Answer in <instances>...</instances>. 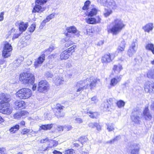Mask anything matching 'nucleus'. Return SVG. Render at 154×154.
<instances>
[{
    "label": "nucleus",
    "instance_id": "nucleus-23",
    "mask_svg": "<svg viewBox=\"0 0 154 154\" xmlns=\"http://www.w3.org/2000/svg\"><path fill=\"white\" fill-rule=\"evenodd\" d=\"M125 41L123 39H121V42L120 45L119 47L118 48V52H122L124 50L125 47Z\"/></svg>",
    "mask_w": 154,
    "mask_h": 154
},
{
    "label": "nucleus",
    "instance_id": "nucleus-14",
    "mask_svg": "<svg viewBox=\"0 0 154 154\" xmlns=\"http://www.w3.org/2000/svg\"><path fill=\"white\" fill-rule=\"evenodd\" d=\"M105 6L112 9H116L117 7L116 2L113 0H108Z\"/></svg>",
    "mask_w": 154,
    "mask_h": 154
},
{
    "label": "nucleus",
    "instance_id": "nucleus-38",
    "mask_svg": "<svg viewBox=\"0 0 154 154\" xmlns=\"http://www.w3.org/2000/svg\"><path fill=\"white\" fill-rule=\"evenodd\" d=\"M112 13V11L110 9H105L104 15L105 17L109 16Z\"/></svg>",
    "mask_w": 154,
    "mask_h": 154
},
{
    "label": "nucleus",
    "instance_id": "nucleus-26",
    "mask_svg": "<svg viewBox=\"0 0 154 154\" xmlns=\"http://www.w3.org/2000/svg\"><path fill=\"white\" fill-rule=\"evenodd\" d=\"M85 21L88 24H96V19L94 17L86 18Z\"/></svg>",
    "mask_w": 154,
    "mask_h": 154
},
{
    "label": "nucleus",
    "instance_id": "nucleus-27",
    "mask_svg": "<svg viewBox=\"0 0 154 154\" xmlns=\"http://www.w3.org/2000/svg\"><path fill=\"white\" fill-rule=\"evenodd\" d=\"M53 126L52 124H48L41 125L40 126V128L42 130H50L52 128Z\"/></svg>",
    "mask_w": 154,
    "mask_h": 154
},
{
    "label": "nucleus",
    "instance_id": "nucleus-44",
    "mask_svg": "<svg viewBox=\"0 0 154 154\" xmlns=\"http://www.w3.org/2000/svg\"><path fill=\"white\" fill-rule=\"evenodd\" d=\"M75 152V151L72 149H71L65 151V154H73Z\"/></svg>",
    "mask_w": 154,
    "mask_h": 154
},
{
    "label": "nucleus",
    "instance_id": "nucleus-17",
    "mask_svg": "<svg viewBox=\"0 0 154 154\" xmlns=\"http://www.w3.org/2000/svg\"><path fill=\"white\" fill-rule=\"evenodd\" d=\"M144 89L147 92L154 93V83L151 84L149 83L148 85H145Z\"/></svg>",
    "mask_w": 154,
    "mask_h": 154
},
{
    "label": "nucleus",
    "instance_id": "nucleus-57",
    "mask_svg": "<svg viewBox=\"0 0 154 154\" xmlns=\"http://www.w3.org/2000/svg\"><path fill=\"white\" fill-rule=\"evenodd\" d=\"M104 107L106 109H108L110 107L109 106V105H108V103L106 101H104Z\"/></svg>",
    "mask_w": 154,
    "mask_h": 154
},
{
    "label": "nucleus",
    "instance_id": "nucleus-24",
    "mask_svg": "<svg viewBox=\"0 0 154 154\" xmlns=\"http://www.w3.org/2000/svg\"><path fill=\"white\" fill-rule=\"evenodd\" d=\"M69 54L65 50L60 54V58L61 60H66L69 57Z\"/></svg>",
    "mask_w": 154,
    "mask_h": 154
},
{
    "label": "nucleus",
    "instance_id": "nucleus-49",
    "mask_svg": "<svg viewBox=\"0 0 154 154\" xmlns=\"http://www.w3.org/2000/svg\"><path fill=\"white\" fill-rule=\"evenodd\" d=\"M30 130L26 128H24L22 130V132L23 134H25L29 132L31 133L30 132Z\"/></svg>",
    "mask_w": 154,
    "mask_h": 154
},
{
    "label": "nucleus",
    "instance_id": "nucleus-22",
    "mask_svg": "<svg viewBox=\"0 0 154 154\" xmlns=\"http://www.w3.org/2000/svg\"><path fill=\"white\" fill-rule=\"evenodd\" d=\"M54 80V83L57 85L62 84L64 82L63 78L58 76L55 77Z\"/></svg>",
    "mask_w": 154,
    "mask_h": 154
},
{
    "label": "nucleus",
    "instance_id": "nucleus-46",
    "mask_svg": "<svg viewBox=\"0 0 154 154\" xmlns=\"http://www.w3.org/2000/svg\"><path fill=\"white\" fill-rule=\"evenodd\" d=\"M108 0H97L98 2L100 3L103 6H105Z\"/></svg>",
    "mask_w": 154,
    "mask_h": 154
},
{
    "label": "nucleus",
    "instance_id": "nucleus-37",
    "mask_svg": "<svg viewBox=\"0 0 154 154\" xmlns=\"http://www.w3.org/2000/svg\"><path fill=\"white\" fill-rule=\"evenodd\" d=\"M90 3L91 2L90 1L87 0L84 3V5L82 9L84 10L88 9Z\"/></svg>",
    "mask_w": 154,
    "mask_h": 154
},
{
    "label": "nucleus",
    "instance_id": "nucleus-56",
    "mask_svg": "<svg viewBox=\"0 0 154 154\" xmlns=\"http://www.w3.org/2000/svg\"><path fill=\"white\" fill-rule=\"evenodd\" d=\"M64 129L63 126L61 125H58L57 126V130L58 131H63Z\"/></svg>",
    "mask_w": 154,
    "mask_h": 154
},
{
    "label": "nucleus",
    "instance_id": "nucleus-32",
    "mask_svg": "<svg viewBox=\"0 0 154 154\" xmlns=\"http://www.w3.org/2000/svg\"><path fill=\"white\" fill-rule=\"evenodd\" d=\"M88 141V139L87 137L85 136H82L80 138H79L78 142H80L82 144L85 143V142H86Z\"/></svg>",
    "mask_w": 154,
    "mask_h": 154
},
{
    "label": "nucleus",
    "instance_id": "nucleus-9",
    "mask_svg": "<svg viewBox=\"0 0 154 154\" xmlns=\"http://www.w3.org/2000/svg\"><path fill=\"white\" fill-rule=\"evenodd\" d=\"M64 106L60 104H57L54 111L55 112V115L58 118L64 117V114L63 112Z\"/></svg>",
    "mask_w": 154,
    "mask_h": 154
},
{
    "label": "nucleus",
    "instance_id": "nucleus-19",
    "mask_svg": "<svg viewBox=\"0 0 154 154\" xmlns=\"http://www.w3.org/2000/svg\"><path fill=\"white\" fill-rule=\"evenodd\" d=\"M28 26V23H25L23 22H21L19 25V31L21 32H23L26 31Z\"/></svg>",
    "mask_w": 154,
    "mask_h": 154
},
{
    "label": "nucleus",
    "instance_id": "nucleus-41",
    "mask_svg": "<svg viewBox=\"0 0 154 154\" xmlns=\"http://www.w3.org/2000/svg\"><path fill=\"white\" fill-rule=\"evenodd\" d=\"M134 60L137 64H139L141 63L142 61V57L140 56H138L134 59Z\"/></svg>",
    "mask_w": 154,
    "mask_h": 154
},
{
    "label": "nucleus",
    "instance_id": "nucleus-48",
    "mask_svg": "<svg viewBox=\"0 0 154 154\" xmlns=\"http://www.w3.org/2000/svg\"><path fill=\"white\" fill-rule=\"evenodd\" d=\"M75 122L76 123H81L83 122L82 119L79 118H76L75 119Z\"/></svg>",
    "mask_w": 154,
    "mask_h": 154
},
{
    "label": "nucleus",
    "instance_id": "nucleus-5",
    "mask_svg": "<svg viewBox=\"0 0 154 154\" xmlns=\"http://www.w3.org/2000/svg\"><path fill=\"white\" fill-rule=\"evenodd\" d=\"M47 1V0H36L35 5L32 11V13L37 12L41 13L44 11L46 9V8L42 7L41 5L46 3Z\"/></svg>",
    "mask_w": 154,
    "mask_h": 154
},
{
    "label": "nucleus",
    "instance_id": "nucleus-18",
    "mask_svg": "<svg viewBox=\"0 0 154 154\" xmlns=\"http://www.w3.org/2000/svg\"><path fill=\"white\" fill-rule=\"evenodd\" d=\"M28 114V112L26 111H22L15 113L14 115V118L15 119H18L21 117L25 115H27Z\"/></svg>",
    "mask_w": 154,
    "mask_h": 154
},
{
    "label": "nucleus",
    "instance_id": "nucleus-40",
    "mask_svg": "<svg viewBox=\"0 0 154 154\" xmlns=\"http://www.w3.org/2000/svg\"><path fill=\"white\" fill-rule=\"evenodd\" d=\"M116 104L119 108H121L124 106L125 103L123 101L120 100L117 102Z\"/></svg>",
    "mask_w": 154,
    "mask_h": 154
},
{
    "label": "nucleus",
    "instance_id": "nucleus-30",
    "mask_svg": "<svg viewBox=\"0 0 154 154\" xmlns=\"http://www.w3.org/2000/svg\"><path fill=\"white\" fill-rule=\"evenodd\" d=\"M122 69V66L120 65H115L113 68V70L115 72H117V73H119Z\"/></svg>",
    "mask_w": 154,
    "mask_h": 154
},
{
    "label": "nucleus",
    "instance_id": "nucleus-8",
    "mask_svg": "<svg viewBox=\"0 0 154 154\" xmlns=\"http://www.w3.org/2000/svg\"><path fill=\"white\" fill-rule=\"evenodd\" d=\"M49 88V85L48 82L46 80H42L38 84V90L40 92H47Z\"/></svg>",
    "mask_w": 154,
    "mask_h": 154
},
{
    "label": "nucleus",
    "instance_id": "nucleus-60",
    "mask_svg": "<svg viewBox=\"0 0 154 154\" xmlns=\"http://www.w3.org/2000/svg\"><path fill=\"white\" fill-rule=\"evenodd\" d=\"M23 60V58L22 57H20L16 60V62H17L18 63H20Z\"/></svg>",
    "mask_w": 154,
    "mask_h": 154
},
{
    "label": "nucleus",
    "instance_id": "nucleus-36",
    "mask_svg": "<svg viewBox=\"0 0 154 154\" xmlns=\"http://www.w3.org/2000/svg\"><path fill=\"white\" fill-rule=\"evenodd\" d=\"M89 116L92 118H96L97 117L98 113L97 112H92L91 111H89L87 112Z\"/></svg>",
    "mask_w": 154,
    "mask_h": 154
},
{
    "label": "nucleus",
    "instance_id": "nucleus-35",
    "mask_svg": "<svg viewBox=\"0 0 154 154\" xmlns=\"http://www.w3.org/2000/svg\"><path fill=\"white\" fill-rule=\"evenodd\" d=\"M19 129V125H16L12 127L10 129L11 132L13 133H14L16 131Z\"/></svg>",
    "mask_w": 154,
    "mask_h": 154
},
{
    "label": "nucleus",
    "instance_id": "nucleus-31",
    "mask_svg": "<svg viewBox=\"0 0 154 154\" xmlns=\"http://www.w3.org/2000/svg\"><path fill=\"white\" fill-rule=\"evenodd\" d=\"M121 138V136L120 135H119L114 138L113 139L111 140L109 142H107V143H110L111 144L114 143L115 142L118 141Z\"/></svg>",
    "mask_w": 154,
    "mask_h": 154
},
{
    "label": "nucleus",
    "instance_id": "nucleus-64",
    "mask_svg": "<svg viewBox=\"0 0 154 154\" xmlns=\"http://www.w3.org/2000/svg\"><path fill=\"white\" fill-rule=\"evenodd\" d=\"M104 43V41L103 40H101L97 44V45L99 46H100L101 45H103Z\"/></svg>",
    "mask_w": 154,
    "mask_h": 154
},
{
    "label": "nucleus",
    "instance_id": "nucleus-16",
    "mask_svg": "<svg viewBox=\"0 0 154 154\" xmlns=\"http://www.w3.org/2000/svg\"><path fill=\"white\" fill-rule=\"evenodd\" d=\"M45 54H43L39 57L37 60L35 62V66L36 67H37L39 64L42 63L45 60Z\"/></svg>",
    "mask_w": 154,
    "mask_h": 154
},
{
    "label": "nucleus",
    "instance_id": "nucleus-62",
    "mask_svg": "<svg viewBox=\"0 0 154 154\" xmlns=\"http://www.w3.org/2000/svg\"><path fill=\"white\" fill-rule=\"evenodd\" d=\"M96 24L97 23H99L100 22V21L101 20V19L99 17V16H97L96 17Z\"/></svg>",
    "mask_w": 154,
    "mask_h": 154
},
{
    "label": "nucleus",
    "instance_id": "nucleus-47",
    "mask_svg": "<svg viewBox=\"0 0 154 154\" xmlns=\"http://www.w3.org/2000/svg\"><path fill=\"white\" fill-rule=\"evenodd\" d=\"M106 101L108 103L110 107H111V106L112 105L113 100L112 98H110L108 100H107Z\"/></svg>",
    "mask_w": 154,
    "mask_h": 154
},
{
    "label": "nucleus",
    "instance_id": "nucleus-43",
    "mask_svg": "<svg viewBox=\"0 0 154 154\" xmlns=\"http://www.w3.org/2000/svg\"><path fill=\"white\" fill-rule=\"evenodd\" d=\"M76 47V46L75 45H73L71 47L69 48L67 50H65V51H67V52H68L69 53H70L72 52V53L74 52V49Z\"/></svg>",
    "mask_w": 154,
    "mask_h": 154
},
{
    "label": "nucleus",
    "instance_id": "nucleus-51",
    "mask_svg": "<svg viewBox=\"0 0 154 154\" xmlns=\"http://www.w3.org/2000/svg\"><path fill=\"white\" fill-rule=\"evenodd\" d=\"M96 123L94 122V123H92V122H90L88 124V126L89 127L93 128H94L95 127V124Z\"/></svg>",
    "mask_w": 154,
    "mask_h": 154
},
{
    "label": "nucleus",
    "instance_id": "nucleus-15",
    "mask_svg": "<svg viewBox=\"0 0 154 154\" xmlns=\"http://www.w3.org/2000/svg\"><path fill=\"white\" fill-rule=\"evenodd\" d=\"M112 61L111 57V55L109 53H108L104 55L102 57L101 61L103 63H110Z\"/></svg>",
    "mask_w": 154,
    "mask_h": 154
},
{
    "label": "nucleus",
    "instance_id": "nucleus-6",
    "mask_svg": "<svg viewBox=\"0 0 154 154\" xmlns=\"http://www.w3.org/2000/svg\"><path fill=\"white\" fill-rule=\"evenodd\" d=\"M20 99H25L30 97L32 95V91L28 88H23L19 90L16 94Z\"/></svg>",
    "mask_w": 154,
    "mask_h": 154
},
{
    "label": "nucleus",
    "instance_id": "nucleus-50",
    "mask_svg": "<svg viewBox=\"0 0 154 154\" xmlns=\"http://www.w3.org/2000/svg\"><path fill=\"white\" fill-rule=\"evenodd\" d=\"M54 14H51L50 15L47 16L46 17V19L49 21L51 19L54 18Z\"/></svg>",
    "mask_w": 154,
    "mask_h": 154
},
{
    "label": "nucleus",
    "instance_id": "nucleus-7",
    "mask_svg": "<svg viewBox=\"0 0 154 154\" xmlns=\"http://www.w3.org/2000/svg\"><path fill=\"white\" fill-rule=\"evenodd\" d=\"M12 50L11 45L8 42L4 44L2 51V56L4 58H7L10 56Z\"/></svg>",
    "mask_w": 154,
    "mask_h": 154
},
{
    "label": "nucleus",
    "instance_id": "nucleus-1",
    "mask_svg": "<svg viewBox=\"0 0 154 154\" xmlns=\"http://www.w3.org/2000/svg\"><path fill=\"white\" fill-rule=\"evenodd\" d=\"M88 78L86 79L85 80H81L77 82L74 87V89L76 92H79L83 91L84 89H86L89 86L91 90L94 89L96 85L97 80L95 79L91 81L89 85V84L85 85V82L88 81Z\"/></svg>",
    "mask_w": 154,
    "mask_h": 154
},
{
    "label": "nucleus",
    "instance_id": "nucleus-2",
    "mask_svg": "<svg viewBox=\"0 0 154 154\" xmlns=\"http://www.w3.org/2000/svg\"><path fill=\"white\" fill-rule=\"evenodd\" d=\"M113 24L112 27L109 30L113 35H116L120 32L122 29L125 27V24L121 20L119 19H115L113 22Z\"/></svg>",
    "mask_w": 154,
    "mask_h": 154
},
{
    "label": "nucleus",
    "instance_id": "nucleus-59",
    "mask_svg": "<svg viewBox=\"0 0 154 154\" xmlns=\"http://www.w3.org/2000/svg\"><path fill=\"white\" fill-rule=\"evenodd\" d=\"M55 48L53 46H50L49 48H48V50H45V52H46V51L48 50L50 52H51L53 50H54Z\"/></svg>",
    "mask_w": 154,
    "mask_h": 154
},
{
    "label": "nucleus",
    "instance_id": "nucleus-21",
    "mask_svg": "<svg viewBox=\"0 0 154 154\" xmlns=\"http://www.w3.org/2000/svg\"><path fill=\"white\" fill-rule=\"evenodd\" d=\"M131 153L132 154H138L139 148L137 145H131Z\"/></svg>",
    "mask_w": 154,
    "mask_h": 154
},
{
    "label": "nucleus",
    "instance_id": "nucleus-42",
    "mask_svg": "<svg viewBox=\"0 0 154 154\" xmlns=\"http://www.w3.org/2000/svg\"><path fill=\"white\" fill-rule=\"evenodd\" d=\"M36 27V25L35 24H32L31 26L29 27L28 29L29 32H33L34 30H35V29Z\"/></svg>",
    "mask_w": 154,
    "mask_h": 154
},
{
    "label": "nucleus",
    "instance_id": "nucleus-52",
    "mask_svg": "<svg viewBox=\"0 0 154 154\" xmlns=\"http://www.w3.org/2000/svg\"><path fill=\"white\" fill-rule=\"evenodd\" d=\"M72 45V42L70 41H68L66 42L65 43V46L66 47L68 48Z\"/></svg>",
    "mask_w": 154,
    "mask_h": 154
},
{
    "label": "nucleus",
    "instance_id": "nucleus-33",
    "mask_svg": "<svg viewBox=\"0 0 154 154\" xmlns=\"http://www.w3.org/2000/svg\"><path fill=\"white\" fill-rule=\"evenodd\" d=\"M97 13V10L95 8L92 9L88 14V16L93 17L96 15Z\"/></svg>",
    "mask_w": 154,
    "mask_h": 154
},
{
    "label": "nucleus",
    "instance_id": "nucleus-53",
    "mask_svg": "<svg viewBox=\"0 0 154 154\" xmlns=\"http://www.w3.org/2000/svg\"><path fill=\"white\" fill-rule=\"evenodd\" d=\"M45 76L47 78H51L53 75L49 72H47L45 74Z\"/></svg>",
    "mask_w": 154,
    "mask_h": 154
},
{
    "label": "nucleus",
    "instance_id": "nucleus-11",
    "mask_svg": "<svg viewBox=\"0 0 154 154\" xmlns=\"http://www.w3.org/2000/svg\"><path fill=\"white\" fill-rule=\"evenodd\" d=\"M144 118L147 120H150L152 118V114L150 113L148 107H146L143 112Z\"/></svg>",
    "mask_w": 154,
    "mask_h": 154
},
{
    "label": "nucleus",
    "instance_id": "nucleus-61",
    "mask_svg": "<svg viewBox=\"0 0 154 154\" xmlns=\"http://www.w3.org/2000/svg\"><path fill=\"white\" fill-rule=\"evenodd\" d=\"M4 12H2L0 14V21H2L3 20Z\"/></svg>",
    "mask_w": 154,
    "mask_h": 154
},
{
    "label": "nucleus",
    "instance_id": "nucleus-28",
    "mask_svg": "<svg viewBox=\"0 0 154 154\" xmlns=\"http://www.w3.org/2000/svg\"><path fill=\"white\" fill-rule=\"evenodd\" d=\"M146 48L148 50L151 51L154 54V45L152 43H149L146 46Z\"/></svg>",
    "mask_w": 154,
    "mask_h": 154
},
{
    "label": "nucleus",
    "instance_id": "nucleus-10",
    "mask_svg": "<svg viewBox=\"0 0 154 154\" xmlns=\"http://www.w3.org/2000/svg\"><path fill=\"white\" fill-rule=\"evenodd\" d=\"M139 113L138 108H135L133 109L131 117L132 121L135 123H138L140 121V117L138 116Z\"/></svg>",
    "mask_w": 154,
    "mask_h": 154
},
{
    "label": "nucleus",
    "instance_id": "nucleus-13",
    "mask_svg": "<svg viewBox=\"0 0 154 154\" xmlns=\"http://www.w3.org/2000/svg\"><path fill=\"white\" fill-rule=\"evenodd\" d=\"M136 43L133 41L128 50V54L130 57L136 51L135 47Z\"/></svg>",
    "mask_w": 154,
    "mask_h": 154
},
{
    "label": "nucleus",
    "instance_id": "nucleus-12",
    "mask_svg": "<svg viewBox=\"0 0 154 154\" xmlns=\"http://www.w3.org/2000/svg\"><path fill=\"white\" fill-rule=\"evenodd\" d=\"M25 103L24 101H16L14 103V107L16 109H23L25 107Z\"/></svg>",
    "mask_w": 154,
    "mask_h": 154
},
{
    "label": "nucleus",
    "instance_id": "nucleus-25",
    "mask_svg": "<svg viewBox=\"0 0 154 154\" xmlns=\"http://www.w3.org/2000/svg\"><path fill=\"white\" fill-rule=\"evenodd\" d=\"M66 30L68 32L71 33H75L77 31L76 28L74 26L67 27L66 28Z\"/></svg>",
    "mask_w": 154,
    "mask_h": 154
},
{
    "label": "nucleus",
    "instance_id": "nucleus-34",
    "mask_svg": "<svg viewBox=\"0 0 154 154\" xmlns=\"http://www.w3.org/2000/svg\"><path fill=\"white\" fill-rule=\"evenodd\" d=\"M120 81V79L119 80H118L116 78H113L111 79L110 84L112 86H114Z\"/></svg>",
    "mask_w": 154,
    "mask_h": 154
},
{
    "label": "nucleus",
    "instance_id": "nucleus-45",
    "mask_svg": "<svg viewBox=\"0 0 154 154\" xmlns=\"http://www.w3.org/2000/svg\"><path fill=\"white\" fill-rule=\"evenodd\" d=\"M63 128L64 129H65L66 131H69L72 129V127L71 125H68L64 126Z\"/></svg>",
    "mask_w": 154,
    "mask_h": 154
},
{
    "label": "nucleus",
    "instance_id": "nucleus-63",
    "mask_svg": "<svg viewBox=\"0 0 154 154\" xmlns=\"http://www.w3.org/2000/svg\"><path fill=\"white\" fill-rule=\"evenodd\" d=\"M66 66L67 68H69L72 67V65L69 62L66 64Z\"/></svg>",
    "mask_w": 154,
    "mask_h": 154
},
{
    "label": "nucleus",
    "instance_id": "nucleus-39",
    "mask_svg": "<svg viewBox=\"0 0 154 154\" xmlns=\"http://www.w3.org/2000/svg\"><path fill=\"white\" fill-rule=\"evenodd\" d=\"M107 126V129L109 131H111L114 129V125L113 124L109 125L108 124H106Z\"/></svg>",
    "mask_w": 154,
    "mask_h": 154
},
{
    "label": "nucleus",
    "instance_id": "nucleus-4",
    "mask_svg": "<svg viewBox=\"0 0 154 154\" xmlns=\"http://www.w3.org/2000/svg\"><path fill=\"white\" fill-rule=\"evenodd\" d=\"M19 79L23 84L32 85L34 82L35 77L31 73L23 72L20 75Z\"/></svg>",
    "mask_w": 154,
    "mask_h": 154
},
{
    "label": "nucleus",
    "instance_id": "nucleus-29",
    "mask_svg": "<svg viewBox=\"0 0 154 154\" xmlns=\"http://www.w3.org/2000/svg\"><path fill=\"white\" fill-rule=\"evenodd\" d=\"M147 76L149 78L154 79V69L149 70L147 73Z\"/></svg>",
    "mask_w": 154,
    "mask_h": 154
},
{
    "label": "nucleus",
    "instance_id": "nucleus-58",
    "mask_svg": "<svg viewBox=\"0 0 154 154\" xmlns=\"http://www.w3.org/2000/svg\"><path fill=\"white\" fill-rule=\"evenodd\" d=\"M5 149L4 148H0V154H5Z\"/></svg>",
    "mask_w": 154,
    "mask_h": 154
},
{
    "label": "nucleus",
    "instance_id": "nucleus-54",
    "mask_svg": "<svg viewBox=\"0 0 154 154\" xmlns=\"http://www.w3.org/2000/svg\"><path fill=\"white\" fill-rule=\"evenodd\" d=\"M95 127L96 128H97V129L98 131H100L101 130V126H100V125H99V124L97 123H96V124H95Z\"/></svg>",
    "mask_w": 154,
    "mask_h": 154
},
{
    "label": "nucleus",
    "instance_id": "nucleus-55",
    "mask_svg": "<svg viewBox=\"0 0 154 154\" xmlns=\"http://www.w3.org/2000/svg\"><path fill=\"white\" fill-rule=\"evenodd\" d=\"M22 33V32H21L19 34H14L13 36L12 39H15L18 38Z\"/></svg>",
    "mask_w": 154,
    "mask_h": 154
},
{
    "label": "nucleus",
    "instance_id": "nucleus-20",
    "mask_svg": "<svg viewBox=\"0 0 154 154\" xmlns=\"http://www.w3.org/2000/svg\"><path fill=\"white\" fill-rule=\"evenodd\" d=\"M153 27V24L150 23L146 24L145 26L143 27L142 28L145 32H149L150 31L152 30Z\"/></svg>",
    "mask_w": 154,
    "mask_h": 154
},
{
    "label": "nucleus",
    "instance_id": "nucleus-3",
    "mask_svg": "<svg viewBox=\"0 0 154 154\" xmlns=\"http://www.w3.org/2000/svg\"><path fill=\"white\" fill-rule=\"evenodd\" d=\"M8 98L6 97L4 94L0 95V112L3 114L9 115L11 114V111L10 109L5 111V109L7 106L10 105L8 102ZM8 110V109H7Z\"/></svg>",
    "mask_w": 154,
    "mask_h": 154
}]
</instances>
